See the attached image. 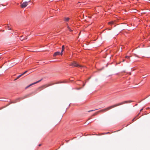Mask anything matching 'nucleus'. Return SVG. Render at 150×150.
Wrapping results in <instances>:
<instances>
[{
	"mask_svg": "<svg viewBox=\"0 0 150 150\" xmlns=\"http://www.w3.org/2000/svg\"><path fill=\"white\" fill-rule=\"evenodd\" d=\"M131 102V101H124L123 102H121L120 103H117V104H115V105H112V106H109L104 109H103L102 110L103 111H105L107 110H109L111 109L112 108H113L115 107H117V106L120 105H123V104H124L125 103H130Z\"/></svg>",
	"mask_w": 150,
	"mask_h": 150,
	"instance_id": "nucleus-1",
	"label": "nucleus"
},
{
	"mask_svg": "<svg viewBox=\"0 0 150 150\" xmlns=\"http://www.w3.org/2000/svg\"><path fill=\"white\" fill-rule=\"evenodd\" d=\"M70 65L74 67H81L80 65L78 64L75 61H74L71 62L70 64Z\"/></svg>",
	"mask_w": 150,
	"mask_h": 150,
	"instance_id": "nucleus-2",
	"label": "nucleus"
},
{
	"mask_svg": "<svg viewBox=\"0 0 150 150\" xmlns=\"http://www.w3.org/2000/svg\"><path fill=\"white\" fill-rule=\"evenodd\" d=\"M28 5V3L27 2H24L21 5V7L22 8L26 7Z\"/></svg>",
	"mask_w": 150,
	"mask_h": 150,
	"instance_id": "nucleus-3",
	"label": "nucleus"
},
{
	"mask_svg": "<svg viewBox=\"0 0 150 150\" xmlns=\"http://www.w3.org/2000/svg\"><path fill=\"white\" fill-rule=\"evenodd\" d=\"M61 53L60 52H55L53 55V56L54 57H55L57 55H58L59 54H60Z\"/></svg>",
	"mask_w": 150,
	"mask_h": 150,
	"instance_id": "nucleus-4",
	"label": "nucleus"
},
{
	"mask_svg": "<svg viewBox=\"0 0 150 150\" xmlns=\"http://www.w3.org/2000/svg\"><path fill=\"white\" fill-rule=\"evenodd\" d=\"M42 80V79H40V80H39V81H37L36 82H34V83H32L31 84H30V85L28 86V87H29V86H32V85H33V84H36V83H38L40 81ZM28 87V86L27 87Z\"/></svg>",
	"mask_w": 150,
	"mask_h": 150,
	"instance_id": "nucleus-5",
	"label": "nucleus"
},
{
	"mask_svg": "<svg viewBox=\"0 0 150 150\" xmlns=\"http://www.w3.org/2000/svg\"><path fill=\"white\" fill-rule=\"evenodd\" d=\"M62 49L61 52V53H60V54L61 55H62V52H63V51L64 50V45H63L62 46Z\"/></svg>",
	"mask_w": 150,
	"mask_h": 150,
	"instance_id": "nucleus-6",
	"label": "nucleus"
},
{
	"mask_svg": "<svg viewBox=\"0 0 150 150\" xmlns=\"http://www.w3.org/2000/svg\"><path fill=\"white\" fill-rule=\"evenodd\" d=\"M49 85V84H46L45 85H44L43 86H42L41 87H43V88H46L47 87H48L51 85Z\"/></svg>",
	"mask_w": 150,
	"mask_h": 150,
	"instance_id": "nucleus-7",
	"label": "nucleus"
},
{
	"mask_svg": "<svg viewBox=\"0 0 150 150\" xmlns=\"http://www.w3.org/2000/svg\"><path fill=\"white\" fill-rule=\"evenodd\" d=\"M69 20V18L68 17H65L64 18V21L65 22H67Z\"/></svg>",
	"mask_w": 150,
	"mask_h": 150,
	"instance_id": "nucleus-8",
	"label": "nucleus"
},
{
	"mask_svg": "<svg viewBox=\"0 0 150 150\" xmlns=\"http://www.w3.org/2000/svg\"><path fill=\"white\" fill-rule=\"evenodd\" d=\"M67 28L69 31H72V30L71 29L70 27L68 25H67Z\"/></svg>",
	"mask_w": 150,
	"mask_h": 150,
	"instance_id": "nucleus-9",
	"label": "nucleus"
},
{
	"mask_svg": "<svg viewBox=\"0 0 150 150\" xmlns=\"http://www.w3.org/2000/svg\"><path fill=\"white\" fill-rule=\"evenodd\" d=\"M113 23V22H110L108 23L109 24H112Z\"/></svg>",
	"mask_w": 150,
	"mask_h": 150,
	"instance_id": "nucleus-10",
	"label": "nucleus"
},
{
	"mask_svg": "<svg viewBox=\"0 0 150 150\" xmlns=\"http://www.w3.org/2000/svg\"><path fill=\"white\" fill-rule=\"evenodd\" d=\"M125 58L127 59H129L130 57L129 56H126L125 57Z\"/></svg>",
	"mask_w": 150,
	"mask_h": 150,
	"instance_id": "nucleus-11",
	"label": "nucleus"
},
{
	"mask_svg": "<svg viewBox=\"0 0 150 150\" xmlns=\"http://www.w3.org/2000/svg\"><path fill=\"white\" fill-rule=\"evenodd\" d=\"M22 74H21V75H19L18 77H17V79H18L19 78H20L21 76H22Z\"/></svg>",
	"mask_w": 150,
	"mask_h": 150,
	"instance_id": "nucleus-12",
	"label": "nucleus"
},
{
	"mask_svg": "<svg viewBox=\"0 0 150 150\" xmlns=\"http://www.w3.org/2000/svg\"><path fill=\"white\" fill-rule=\"evenodd\" d=\"M28 71H25V72H23L22 74V75L25 74Z\"/></svg>",
	"mask_w": 150,
	"mask_h": 150,
	"instance_id": "nucleus-13",
	"label": "nucleus"
},
{
	"mask_svg": "<svg viewBox=\"0 0 150 150\" xmlns=\"http://www.w3.org/2000/svg\"><path fill=\"white\" fill-rule=\"evenodd\" d=\"M8 30H11V28H10L9 26H8Z\"/></svg>",
	"mask_w": 150,
	"mask_h": 150,
	"instance_id": "nucleus-14",
	"label": "nucleus"
},
{
	"mask_svg": "<svg viewBox=\"0 0 150 150\" xmlns=\"http://www.w3.org/2000/svg\"><path fill=\"white\" fill-rule=\"evenodd\" d=\"M143 110V108L141 109L140 110V112H141L142 111V110Z\"/></svg>",
	"mask_w": 150,
	"mask_h": 150,
	"instance_id": "nucleus-15",
	"label": "nucleus"
},
{
	"mask_svg": "<svg viewBox=\"0 0 150 150\" xmlns=\"http://www.w3.org/2000/svg\"><path fill=\"white\" fill-rule=\"evenodd\" d=\"M41 146V144H40L39 145V146Z\"/></svg>",
	"mask_w": 150,
	"mask_h": 150,
	"instance_id": "nucleus-16",
	"label": "nucleus"
},
{
	"mask_svg": "<svg viewBox=\"0 0 150 150\" xmlns=\"http://www.w3.org/2000/svg\"><path fill=\"white\" fill-rule=\"evenodd\" d=\"M93 110H91V111H89V112H90V111H93Z\"/></svg>",
	"mask_w": 150,
	"mask_h": 150,
	"instance_id": "nucleus-17",
	"label": "nucleus"
},
{
	"mask_svg": "<svg viewBox=\"0 0 150 150\" xmlns=\"http://www.w3.org/2000/svg\"><path fill=\"white\" fill-rule=\"evenodd\" d=\"M135 119V118H134V119H133L132 120H134Z\"/></svg>",
	"mask_w": 150,
	"mask_h": 150,
	"instance_id": "nucleus-18",
	"label": "nucleus"
},
{
	"mask_svg": "<svg viewBox=\"0 0 150 150\" xmlns=\"http://www.w3.org/2000/svg\"><path fill=\"white\" fill-rule=\"evenodd\" d=\"M125 61V60H123V62H124Z\"/></svg>",
	"mask_w": 150,
	"mask_h": 150,
	"instance_id": "nucleus-19",
	"label": "nucleus"
},
{
	"mask_svg": "<svg viewBox=\"0 0 150 150\" xmlns=\"http://www.w3.org/2000/svg\"><path fill=\"white\" fill-rule=\"evenodd\" d=\"M85 85V84H84V85H83V86H84Z\"/></svg>",
	"mask_w": 150,
	"mask_h": 150,
	"instance_id": "nucleus-20",
	"label": "nucleus"
}]
</instances>
